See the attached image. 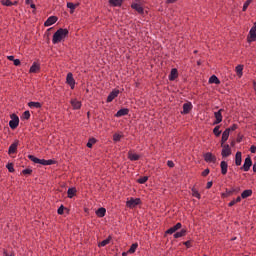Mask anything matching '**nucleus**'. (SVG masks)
Segmentation results:
<instances>
[{
  "label": "nucleus",
  "mask_w": 256,
  "mask_h": 256,
  "mask_svg": "<svg viewBox=\"0 0 256 256\" xmlns=\"http://www.w3.org/2000/svg\"><path fill=\"white\" fill-rule=\"evenodd\" d=\"M67 35H69V30L63 28L58 29L52 37L53 45H57V43L65 41V39H67Z\"/></svg>",
  "instance_id": "nucleus-1"
},
{
  "label": "nucleus",
  "mask_w": 256,
  "mask_h": 256,
  "mask_svg": "<svg viewBox=\"0 0 256 256\" xmlns=\"http://www.w3.org/2000/svg\"><path fill=\"white\" fill-rule=\"evenodd\" d=\"M28 158L30 159V161H32L33 163H36L38 165H55L57 162L53 159H49V160H45V159H39L33 155H29Z\"/></svg>",
  "instance_id": "nucleus-2"
},
{
  "label": "nucleus",
  "mask_w": 256,
  "mask_h": 256,
  "mask_svg": "<svg viewBox=\"0 0 256 256\" xmlns=\"http://www.w3.org/2000/svg\"><path fill=\"white\" fill-rule=\"evenodd\" d=\"M137 205H141V198H130L126 201V207H128V209H135Z\"/></svg>",
  "instance_id": "nucleus-3"
},
{
  "label": "nucleus",
  "mask_w": 256,
  "mask_h": 256,
  "mask_svg": "<svg viewBox=\"0 0 256 256\" xmlns=\"http://www.w3.org/2000/svg\"><path fill=\"white\" fill-rule=\"evenodd\" d=\"M10 121H9V127L10 129H17L19 127V116L17 114H12L10 116Z\"/></svg>",
  "instance_id": "nucleus-4"
},
{
  "label": "nucleus",
  "mask_w": 256,
  "mask_h": 256,
  "mask_svg": "<svg viewBox=\"0 0 256 256\" xmlns=\"http://www.w3.org/2000/svg\"><path fill=\"white\" fill-rule=\"evenodd\" d=\"M247 41L248 43H253L256 41V23H254L253 27L249 31Z\"/></svg>",
  "instance_id": "nucleus-5"
},
{
  "label": "nucleus",
  "mask_w": 256,
  "mask_h": 256,
  "mask_svg": "<svg viewBox=\"0 0 256 256\" xmlns=\"http://www.w3.org/2000/svg\"><path fill=\"white\" fill-rule=\"evenodd\" d=\"M222 147V151H221V156L223 158H227L230 157L231 155V146H229V144H221Z\"/></svg>",
  "instance_id": "nucleus-6"
},
{
  "label": "nucleus",
  "mask_w": 256,
  "mask_h": 256,
  "mask_svg": "<svg viewBox=\"0 0 256 256\" xmlns=\"http://www.w3.org/2000/svg\"><path fill=\"white\" fill-rule=\"evenodd\" d=\"M204 161L206 163H217V156L213 155L211 152H207L204 154Z\"/></svg>",
  "instance_id": "nucleus-7"
},
{
  "label": "nucleus",
  "mask_w": 256,
  "mask_h": 256,
  "mask_svg": "<svg viewBox=\"0 0 256 256\" xmlns=\"http://www.w3.org/2000/svg\"><path fill=\"white\" fill-rule=\"evenodd\" d=\"M251 165H253V161L251 160V157H246L243 166L240 168L242 171H249L251 169Z\"/></svg>",
  "instance_id": "nucleus-8"
},
{
  "label": "nucleus",
  "mask_w": 256,
  "mask_h": 256,
  "mask_svg": "<svg viewBox=\"0 0 256 256\" xmlns=\"http://www.w3.org/2000/svg\"><path fill=\"white\" fill-rule=\"evenodd\" d=\"M223 109H220L217 112H214L215 121L213 122V125H219L221 121H223Z\"/></svg>",
  "instance_id": "nucleus-9"
},
{
  "label": "nucleus",
  "mask_w": 256,
  "mask_h": 256,
  "mask_svg": "<svg viewBox=\"0 0 256 256\" xmlns=\"http://www.w3.org/2000/svg\"><path fill=\"white\" fill-rule=\"evenodd\" d=\"M66 83L71 89H75V78H73V73L69 72L66 76Z\"/></svg>",
  "instance_id": "nucleus-10"
},
{
  "label": "nucleus",
  "mask_w": 256,
  "mask_h": 256,
  "mask_svg": "<svg viewBox=\"0 0 256 256\" xmlns=\"http://www.w3.org/2000/svg\"><path fill=\"white\" fill-rule=\"evenodd\" d=\"M119 89H114L110 92V94L107 97V103H111L114 99H116V97H119Z\"/></svg>",
  "instance_id": "nucleus-11"
},
{
  "label": "nucleus",
  "mask_w": 256,
  "mask_h": 256,
  "mask_svg": "<svg viewBox=\"0 0 256 256\" xmlns=\"http://www.w3.org/2000/svg\"><path fill=\"white\" fill-rule=\"evenodd\" d=\"M58 21L57 16H50L45 22V27H51V25H55V22Z\"/></svg>",
  "instance_id": "nucleus-12"
},
{
  "label": "nucleus",
  "mask_w": 256,
  "mask_h": 256,
  "mask_svg": "<svg viewBox=\"0 0 256 256\" xmlns=\"http://www.w3.org/2000/svg\"><path fill=\"white\" fill-rule=\"evenodd\" d=\"M41 70V64L39 62H33L32 66L29 69V73H39Z\"/></svg>",
  "instance_id": "nucleus-13"
},
{
  "label": "nucleus",
  "mask_w": 256,
  "mask_h": 256,
  "mask_svg": "<svg viewBox=\"0 0 256 256\" xmlns=\"http://www.w3.org/2000/svg\"><path fill=\"white\" fill-rule=\"evenodd\" d=\"M220 169L222 175H227V171L229 169V164L227 163V161L223 160L220 162Z\"/></svg>",
  "instance_id": "nucleus-14"
},
{
  "label": "nucleus",
  "mask_w": 256,
  "mask_h": 256,
  "mask_svg": "<svg viewBox=\"0 0 256 256\" xmlns=\"http://www.w3.org/2000/svg\"><path fill=\"white\" fill-rule=\"evenodd\" d=\"M191 109H193V104H191V102L184 103V104H183V111L181 112L182 115H187V114H189V112L191 111Z\"/></svg>",
  "instance_id": "nucleus-15"
},
{
  "label": "nucleus",
  "mask_w": 256,
  "mask_h": 256,
  "mask_svg": "<svg viewBox=\"0 0 256 256\" xmlns=\"http://www.w3.org/2000/svg\"><path fill=\"white\" fill-rule=\"evenodd\" d=\"M17 147H19V141H16L9 146L8 154L13 155V153H17Z\"/></svg>",
  "instance_id": "nucleus-16"
},
{
  "label": "nucleus",
  "mask_w": 256,
  "mask_h": 256,
  "mask_svg": "<svg viewBox=\"0 0 256 256\" xmlns=\"http://www.w3.org/2000/svg\"><path fill=\"white\" fill-rule=\"evenodd\" d=\"M131 7L134 9V11H137V13H139L140 15H143V13H145V10L143 9V6H141V4L133 3L131 4Z\"/></svg>",
  "instance_id": "nucleus-17"
},
{
  "label": "nucleus",
  "mask_w": 256,
  "mask_h": 256,
  "mask_svg": "<svg viewBox=\"0 0 256 256\" xmlns=\"http://www.w3.org/2000/svg\"><path fill=\"white\" fill-rule=\"evenodd\" d=\"M230 129H225L224 132L222 133V139H221V144L227 143V140L229 139L230 135Z\"/></svg>",
  "instance_id": "nucleus-18"
},
{
  "label": "nucleus",
  "mask_w": 256,
  "mask_h": 256,
  "mask_svg": "<svg viewBox=\"0 0 256 256\" xmlns=\"http://www.w3.org/2000/svg\"><path fill=\"white\" fill-rule=\"evenodd\" d=\"M179 77V73L177 72V68H173L169 75V81H175Z\"/></svg>",
  "instance_id": "nucleus-19"
},
{
  "label": "nucleus",
  "mask_w": 256,
  "mask_h": 256,
  "mask_svg": "<svg viewBox=\"0 0 256 256\" xmlns=\"http://www.w3.org/2000/svg\"><path fill=\"white\" fill-rule=\"evenodd\" d=\"M125 115H129V110L127 108H122L117 111L115 117H125Z\"/></svg>",
  "instance_id": "nucleus-20"
},
{
  "label": "nucleus",
  "mask_w": 256,
  "mask_h": 256,
  "mask_svg": "<svg viewBox=\"0 0 256 256\" xmlns=\"http://www.w3.org/2000/svg\"><path fill=\"white\" fill-rule=\"evenodd\" d=\"M242 161H243V159H242V154H241V152H239V151L236 152V154H235V165H236L237 167L241 166Z\"/></svg>",
  "instance_id": "nucleus-21"
},
{
  "label": "nucleus",
  "mask_w": 256,
  "mask_h": 256,
  "mask_svg": "<svg viewBox=\"0 0 256 256\" xmlns=\"http://www.w3.org/2000/svg\"><path fill=\"white\" fill-rule=\"evenodd\" d=\"M123 1L125 0H108V3L112 7H121L123 5Z\"/></svg>",
  "instance_id": "nucleus-22"
},
{
  "label": "nucleus",
  "mask_w": 256,
  "mask_h": 256,
  "mask_svg": "<svg viewBox=\"0 0 256 256\" xmlns=\"http://www.w3.org/2000/svg\"><path fill=\"white\" fill-rule=\"evenodd\" d=\"M70 103H71L73 109H75V110L80 109V108H81V105H82V104H81V101H79V100H77V99H72V100L70 101Z\"/></svg>",
  "instance_id": "nucleus-23"
},
{
  "label": "nucleus",
  "mask_w": 256,
  "mask_h": 256,
  "mask_svg": "<svg viewBox=\"0 0 256 256\" xmlns=\"http://www.w3.org/2000/svg\"><path fill=\"white\" fill-rule=\"evenodd\" d=\"M236 75L241 79L243 77V65L239 64L235 67Z\"/></svg>",
  "instance_id": "nucleus-24"
},
{
  "label": "nucleus",
  "mask_w": 256,
  "mask_h": 256,
  "mask_svg": "<svg viewBox=\"0 0 256 256\" xmlns=\"http://www.w3.org/2000/svg\"><path fill=\"white\" fill-rule=\"evenodd\" d=\"M128 159L130 161H139V159H141V156H139V154H135L133 152H129L128 153Z\"/></svg>",
  "instance_id": "nucleus-25"
},
{
  "label": "nucleus",
  "mask_w": 256,
  "mask_h": 256,
  "mask_svg": "<svg viewBox=\"0 0 256 256\" xmlns=\"http://www.w3.org/2000/svg\"><path fill=\"white\" fill-rule=\"evenodd\" d=\"M209 83L210 84H213L214 85H221V80H219V78L216 76V75H212L210 78H209Z\"/></svg>",
  "instance_id": "nucleus-26"
},
{
  "label": "nucleus",
  "mask_w": 256,
  "mask_h": 256,
  "mask_svg": "<svg viewBox=\"0 0 256 256\" xmlns=\"http://www.w3.org/2000/svg\"><path fill=\"white\" fill-rule=\"evenodd\" d=\"M78 6L79 4H74L73 2H67L66 4V7L70 9V13H75V9H77Z\"/></svg>",
  "instance_id": "nucleus-27"
},
{
  "label": "nucleus",
  "mask_w": 256,
  "mask_h": 256,
  "mask_svg": "<svg viewBox=\"0 0 256 256\" xmlns=\"http://www.w3.org/2000/svg\"><path fill=\"white\" fill-rule=\"evenodd\" d=\"M252 195H253V190H251V189L244 190L241 193L242 199H247V197H251Z\"/></svg>",
  "instance_id": "nucleus-28"
},
{
  "label": "nucleus",
  "mask_w": 256,
  "mask_h": 256,
  "mask_svg": "<svg viewBox=\"0 0 256 256\" xmlns=\"http://www.w3.org/2000/svg\"><path fill=\"white\" fill-rule=\"evenodd\" d=\"M28 107H30V109H41L42 105L41 102H29Z\"/></svg>",
  "instance_id": "nucleus-29"
},
{
  "label": "nucleus",
  "mask_w": 256,
  "mask_h": 256,
  "mask_svg": "<svg viewBox=\"0 0 256 256\" xmlns=\"http://www.w3.org/2000/svg\"><path fill=\"white\" fill-rule=\"evenodd\" d=\"M185 235H187V230L182 229L180 232H176L174 234V239H179L181 237H185Z\"/></svg>",
  "instance_id": "nucleus-30"
},
{
  "label": "nucleus",
  "mask_w": 256,
  "mask_h": 256,
  "mask_svg": "<svg viewBox=\"0 0 256 256\" xmlns=\"http://www.w3.org/2000/svg\"><path fill=\"white\" fill-rule=\"evenodd\" d=\"M107 213V210L103 207L96 210L97 217H105V214Z\"/></svg>",
  "instance_id": "nucleus-31"
},
{
  "label": "nucleus",
  "mask_w": 256,
  "mask_h": 256,
  "mask_svg": "<svg viewBox=\"0 0 256 256\" xmlns=\"http://www.w3.org/2000/svg\"><path fill=\"white\" fill-rule=\"evenodd\" d=\"M67 193L68 198L73 199V196L75 195V193H77V189L75 187L69 188Z\"/></svg>",
  "instance_id": "nucleus-32"
},
{
  "label": "nucleus",
  "mask_w": 256,
  "mask_h": 256,
  "mask_svg": "<svg viewBox=\"0 0 256 256\" xmlns=\"http://www.w3.org/2000/svg\"><path fill=\"white\" fill-rule=\"evenodd\" d=\"M192 191V196L195 197L196 199H201V193H199V190H197L195 187L191 189Z\"/></svg>",
  "instance_id": "nucleus-33"
},
{
  "label": "nucleus",
  "mask_w": 256,
  "mask_h": 256,
  "mask_svg": "<svg viewBox=\"0 0 256 256\" xmlns=\"http://www.w3.org/2000/svg\"><path fill=\"white\" fill-rule=\"evenodd\" d=\"M137 247H139V244L137 243L132 244L128 250V253L132 255V253H135V251H137Z\"/></svg>",
  "instance_id": "nucleus-34"
},
{
  "label": "nucleus",
  "mask_w": 256,
  "mask_h": 256,
  "mask_svg": "<svg viewBox=\"0 0 256 256\" xmlns=\"http://www.w3.org/2000/svg\"><path fill=\"white\" fill-rule=\"evenodd\" d=\"M121 139H123V135L117 134V133H115V134L113 135V141H114V143H119V141H121Z\"/></svg>",
  "instance_id": "nucleus-35"
},
{
  "label": "nucleus",
  "mask_w": 256,
  "mask_h": 256,
  "mask_svg": "<svg viewBox=\"0 0 256 256\" xmlns=\"http://www.w3.org/2000/svg\"><path fill=\"white\" fill-rule=\"evenodd\" d=\"M221 126H216L214 129H213V133L216 137H219V135H221Z\"/></svg>",
  "instance_id": "nucleus-36"
},
{
  "label": "nucleus",
  "mask_w": 256,
  "mask_h": 256,
  "mask_svg": "<svg viewBox=\"0 0 256 256\" xmlns=\"http://www.w3.org/2000/svg\"><path fill=\"white\" fill-rule=\"evenodd\" d=\"M147 181H149V177H147V176H143L138 179V183H140V185L147 183Z\"/></svg>",
  "instance_id": "nucleus-37"
},
{
  "label": "nucleus",
  "mask_w": 256,
  "mask_h": 256,
  "mask_svg": "<svg viewBox=\"0 0 256 256\" xmlns=\"http://www.w3.org/2000/svg\"><path fill=\"white\" fill-rule=\"evenodd\" d=\"M109 243H111V238H107V239L103 240V241L99 244V247H105L106 245H109Z\"/></svg>",
  "instance_id": "nucleus-38"
},
{
  "label": "nucleus",
  "mask_w": 256,
  "mask_h": 256,
  "mask_svg": "<svg viewBox=\"0 0 256 256\" xmlns=\"http://www.w3.org/2000/svg\"><path fill=\"white\" fill-rule=\"evenodd\" d=\"M252 1L253 0H246L244 5H243L242 11H247V9L251 5Z\"/></svg>",
  "instance_id": "nucleus-39"
},
{
  "label": "nucleus",
  "mask_w": 256,
  "mask_h": 256,
  "mask_svg": "<svg viewBox=\"0 0 256 256\" xmlns=\"http://www.w3.org/2000/svg\"><path fill=\"white\" fill-rule=\"evenodd\" d=\"M95 143H96L95 138H91V139L87 142L86 146H87L89 149H91V147H93V145H95Z\"/></svg>",
  "instance_id": "nucleus-40"
},
{
  "label": "nucleus",
  "mask_w": 256,
  "mask_h": 256,
  "mask_svg": "<svg viewBox=\"0 0 256 256\" xmlns=\"http://www.w3.org/2000/svg\"><path fill=\"white\" fill-rule=\"evenodd\" d=\"M1 4L5 7H11V5H13V2H11V0H2Z\"/></svg>",
  "instance_id": "nucleus-41"
},
{
  "label": "nucleus",
  "mask_w": 256,
  "mask_h": 256,
  "mask_svg": "<svg viewBox=\"0 0 256 256\" xmlns=\"http://www.w3.org/2000/svg\"><path fill=\"white\" fill-rule=\"evenodd\" d=\"M6 168L8 169L9 173H15V168L13 167V163H8L6 165Z\"/></svg>",
  "instance_id": "nucleus-42"
},
{
  "label": "nucleus",
  "mask_w": 256,
  "mask_h": 256,
  "mask_svg": "<svg viewBox=\"0 0 256 256\" xmlns=\"http://www.w3.org/2000/svg\"><path fill=\"white\" fill-rule=\"evenodd\" d=\"M31 173H33V169H31V168H26V169L22 170L23 175H31Z\"/></svg>",
  "instance_id": "nucleus-43"
},
{
  "label": "nucleus",
  "mask_w": 256,
  "mask_h": 256,
  "mask_svg": "<svg viewBox=\"0 0 256 256\" xmlns=\"http://www.w3.org/2000/svg\"><path fill=\"white\" fill-rule=\"evenodd\" d=\"M23 119H30L31 117V112H29V110H26L23 114H22Z\"/></svg>",
  "instance_id": "nucleus-44"
},
{
  "label": "nucleus",
  "mask_w": 256,
  "mask_h": 256,
  "mask_svg": "<svg viewBox=\"0 0 256 256\" xmlns=\"http://www.w3.org/2000/svg\"><path fill=\"white\" fill-rule=\"evenodd\" d=\"M26 5H30L31 9H35V4L33 0H25Z\"/></svg>",
  "instance_id": "nucleus-45"
},
{
  "label": "nucleus",
  "mask_w": 256,
  "mask_h": 256,
  "mask_svg": "<svg viewBox=\"0 0 256 256\" xmlns=\"http://www.w3.org/2000/svg\"><path fill=\"white\" fill-rule=\"evenodd\" d=\"M64 211H65V206L61 205L58 208L57 213H58V215H63Z\"/></svg>",
  "instance_id": "nucleus-46"
},
{
  "label": "nucleus",
  "mask_w": 256,
  "mask_h": 256,
  "mask_svg": "<svg viewBox=\"0 0 256 256\" xmlns=\"http://www.w3.org/2000/svg\"><path fill=\"white\" fill-rule=\"evenodd\" d=\"M167 166L170 167V168H173V167H175V163L172 160H168L167 161Z\"/></svg>",
  "instance_id": "nucleus-47"
},
{
  "label": "nucleus",
  "mask_w": 256,
  "mask_h": 256,
  "mask_svg": "<svg viewBox=\"0 0 256 256\" xmlns=\"http://www.w3.org/2000/svg\"><path fill=\"white\" fill-rule=\"evenodd\" d=\"M237 127H238L237 124H233L232 126L226 129H230V132H231V131H236Z\"/></svg>",
  "instance_id": "nucleus-48"
},
{
  "label": "nucleus",
  "mask_w": 256,
  "mask_h": 256,
  "mask_svg": "<svg viewBox=\"0 0 256 256\" xmlns=\"http://www.w3.org/2000/svg\"><path fill=\"white\" fill-rule=\"evenodd\" d=\"M166 233H167L168 235H173V233H175V230L173 229V227H171V228H169V229L166 231Z\"/></svg>",
  "instance_id": "nucleus-49"
},
{
  "label": "nucleus",
  "mask_w": 256,
  "mask_h": 256,
  "mask_svg": "<svg viewBox=\"0 0 256 256\" xmlns=\"http://www.w3.org/2000/svg\"><path fill=\"white\" fill-rule=\"evenodd\" d=\"M13 63H14V65H15L16 67H19V65H21V60H19V59H14Z\"/></svg>",
  "instance_id": "nucleus-50"
},
{
  "label": "nucleus",
  "mask_w": 256,
  "mask_h": 256,
  "mask_svg": "<svg viewBox=\"0 0 256 256\" xmlns=\"http://www.w3.org/2000/svg\"><path fill=\"white\" fill-rule=\"evenodd\" d=\"M210 171L209 169H205L203 172H202V176L203 177H207V175H209Z\"/></svg>",
  "instance_id": "nucleus-51"
},
{
  "label": "nucleus",
  "mask_w": 256,
  "mask_h": 256,
  "mask_svg": "<svg viewBox=\"0 0 256 256\" xmlns=\"http://www.w3.org/2000/svg\"><path fill=\"white\" fill-rule=\"evenodd\" d=\"M212 187H213V182L212 181L208 182L206 185V189H211Z\"/></svg>",
  "instance_id": "nucleus-52"
},
{
  "label": "nucleus",
  "mask_w": 256,
  "mask_h": 256,
  "mask_svg": "<svg viewBox=\"0 0 256 256\" xmlns=\"http://www.w3.org/2000/svg\"><path fill=\"white\" fill-rule=\"evenodd\" d=\"M250 152H251V153H256V146H255V145H252V146L250 147Z\"/></svg>",
  "instance_id": "nucleus-53"
},
{
  "label": "nucleus",
  "mask_w": 256,
  "mask_h": 256,
  "mask_svg": "<svg viewBox=\"0 0 256 256\" xmlns=\"http://www.w3.org/2000/svg\"><path fill=\"white\" fill-rule=\"evenodd\" d=\"M184 245L189 249L191 247V241L184 242Z\"/></svg>",
  "instance_id": "nucleus-54"
},
{
  "label": "nucleus",
  "mask_w": 256,
  "mask_h": 256,
  "mask_svg": "<svg viewBox=\"0 0 256 256\" xmlns=\"http://www.w3.org/2000/svg\"><path fill=\"white\" fill-rule=\"evenodd\" d=\"M236 203H237V202H236L235 199H234V200H232V201L229 202L228 206H229V207H233V205H235Z\"/></svg>",
  "instance_id": "nucleus-55"
},
{
  "label": "nucleus",
  "mask_w": 256,
  "mask_h": 256,
  "mask_svg": "<svg viewBox=\"0 0 256 256\" xmlns=\"http://www.w3.org/2000/svg\"><path fill=\"white\" fill-rule=\"evenodd\" d=\"M7 59H8V61H14L15 56H13V55L7 56Z\"/></svg>",
  "instance_id": "nucleus-56"
},
{
  "label": "nucleus",
  "mask_w": 256,
  "mask_h": 256,
  "mask_svg": "<svg viewBox=\"0 0 256 256\" xmlns=\"http://www.w3.org/2000/svg\"><path fill=\"white\" fill-rule=\"evenodd\" d=\"M178 0H166L167 4L177 3Z\"/></svg>",
  "instance_id": "nucleus-57"
},
{
  "label": "nucleus",
  "mask_w": 256,
  "mask_h": 256,
  "mask_svg": "<svg viewBox=\"0 0 256 256\" xmlns=\"http://www.w3.org/2000/svg\"><path fill=\"white\" fill-rule=\"evenodd\" d=\"M175 226H176V228H178V230L181 229V227H183V225L181 224V222H178Z\"/></svg>",
  "instance_id": "nucleus-58"
},
{
  "label": "nucleus",
  "mask_w": 256,
  "mask_h": 256,
  "mask_svg": "<svg viewBox=\"0 0 256 256\" xmlns=\"http://www.w3.org/2000/svg\"><path fill=\"white\" fill-rule=\"evenodd\" d=\"M241 198L240 196H238L236 199H234L236 201V203H241Z\"/></svg>",
  "instance_id": "nucleus-59"
},
{
  "label": "nucleus",
  "mask_w": 256,
  "mask_h": 256,
  "mask_svg": "<svg viewBox=\"0 0 256 256\" xmlns=\"http://www.w3.org/2000/svg\"><path fill=\"white\" fill-rule=\"evenodd\" d=\"M127 255H129V251L122 253V256H127Z\"/></svg>",
  "instance_id": "nucleus-60"
},
{
  "label": "nucleus",
  "mask_w": 256,
  "mask_h": 256,
  "mask_svg": "<svg viewBox=\"0 0 256 256\" xmlns=\"http://www.w3.org/2000/svg\"><path fill=\"white\" fill-rule=\"evenodd\" d=\"M172 229H173L175 232H176V231H179L178 228H177V226H175V225L172 227Z\"/></svg>",
  "instance_id": "nucleus-61"
},
{
  "label": "nucleus",
  "mask_w": 256,
  "mask_h": 256,
  "mask_svg": "<svg viewBox=\"0 0 256 256\" xmlns=\"http://www.w3.org/2000/svg\"><path fill=\"white\" fill-rule=\"evenodd\" d=\"M242 140L243 138H237V143H241Z\"/></svg>",
  "instance_id": "nucleus-62"
},
{
  "label": "nucleus",
  "mask_w": 256,
  "mask_h": 256,
  "mask_svg": "<svg viewBox=\"0 0 256 256\" xmlns=\"http://www.w3.org/2000/svg\"><path fill=\"white\" fill-rule=\"evenodd\" d=\"M231 146H232V147H235V142H231Z\"/></svg>",
  "instance_id": "nucleus-63"
},
{
  "label": "nucleus",
  "mask_w": 256,
  "mask_h": 256,
  "mask_svg": "<svg viewBox=\"0 0 256 256\" xmlns=\"http://www.w3.org/2000/svg\"><path fill=\"white\" fill-rule=\"evenodd\" d=\"M235 239H237V238H232L231 241H235Z\"/></svg>",
  "instance_id": "nucleus-64"
}]
</instances>
